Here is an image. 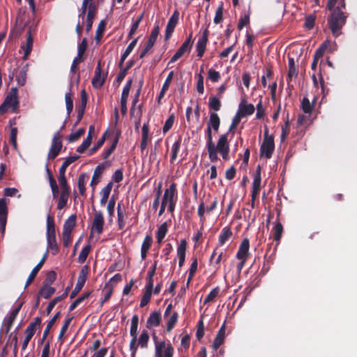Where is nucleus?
<instances>
[{
    "label": "nucleus",
    "mask_w": 357,
    "mask_h": 357,
    "mask_svg": "<svg viewBox=\"0 0 357 357\" xmlns=\"http://www.w3.org/2000/svg\"><path fill=\"white\" fill-rule=\"evenodd\" d=\"M327 8L331 11L328 17V25L335 37L342 33V29L344 26L348 14L345 10L344 1H328Z\"/></svg>",
    "instance_id": "nucleus-1"
},
{
    "label": "nucleus",
    "mask_w": 357,
    "mask_h": 357,
    "mask_svg": "<svg viewBox=\"0 0 357 357\" xmlns=\"http://www.w3.org/2000/svg\"><path fill=\"white\" fill-rule=\"evenodd\" d=\"M98 13V4L96 1H82L80 13L78 15L79 19L84 22L85 14L86 13V31L89 32L91 29L93 19Z\"/></svg>",
    "instance_id": "nucleus-2"
},
{
    "label": "nucleus",
    "mask_w": 357,
    "mask_h": 357,
    "mask_svg": "<svg viewBox=\"0 0 357 357\" xmlns=\"http://www.w3.org/2000/svg\"><path fill=\"white\" fill-rule=\"evenodd\" d=\"M18 91L17 87H12L6 96L4 101L0 105V114H5L9 108L13 112H16L19 108Z\"/></svg>",
    "instance_id": "nucleus-3"
},
{
    "label": "nucleus",
    "mask_w": 357,
    "mask_h": 357,
    "mask_svg": "<svg viewBox=\"0 0 357 357\" xmlns=\"http://www.w3.org/2000/svg\"><path fill=\"white\" fill-rule=\"evenodd\" d=\"M228 132L221 135L218 140L217 144L213 143V149L208 148V158L213 162L218 160V153L221 151L229 149V144L228 141Z\"/></svg>",
    "instance_id": "nucleus-4"
},
{
    "label": "nucleus",
    "mask_w": 357,
    "mask_h": 357,
    "mask_svg": "<svg viewBox=\"0 0 357 357\" xmlns=\"http://www.w3.org/2000/svg\"><path fill=\"white\" fill-rule=\"evenodd\" d=\"M275 149L274 137L268 135V129L264 130V137L260 147V156H265L267 159L272 157Z\"/></svg>",
    "instance_id": "nucleus-5"
},
{
    "label": "nucleus",
    "mask_w": 357,
    "mask_h": 357,
    "mask_svg": "<svg viewBox=\"0 0 357 357\" xmlns=\"http://www.w3.org/2000/svg\"><path fill=\"white\" fill-rule=\"evenodd\" d=\"M42 323V319L40 317H37L34 319L33 321L31 322L27 328L25 329V337L22 342V350L24 351L26 349L27 346L36 333L38 328H40Z\"/></svg>",
    "instance_id": "nucleus-6"
},
{
    "label": "nucleus",
    "mask_w": 357,
    "mask_h": 357,
    "mask_svg": "<svg viewBox=\"0 0 357 357\" xmlns=\"http://www.w3.org/2000/svg\"><path fill=\"white\" fill-rule=\"evenodd\" d=\"M61 137L62 136L59 131L54 133L47 155L48 160H54L61 152L63 146Z\"/></svg>",
    "instance_id": "nucleus-7"
},
{
    "label": "nucleus",
    "mask_w": 357,
    "mask_h": 357,
    "mask_svg": "<svg viewBox=\"0 0 357 357\" xmlns=\"http://www.w3.org/2000/svg\"><path fill=\"white\" fill-rule=\"evenodd\" d=\"M89 271L90 268L89 266L88 265H84L82 268L79 273L77 284L70 294V298L71 299L75 298L83 288L86 282V280H87Z\"/></svg>",
    "instance_id": "nucleus-8"
},
{
    "label": "nucleus",
    "mask_w": 357,
    "mask_h": 357,
    "mask_svg": "<svg viewBox=\"0 0 357 357\" xmlns=\"http://www.w3.org/2000/svg\"><path fill=\"white\" fill-rule=\"evenodd\" d=\"M192 33L191 32L184 43L178 49L174 56L171 58L169 63H174L179 59L187 51H190L193 45Z\"/></svg>",
    "instance_id": "nucleus-9"
},
{
    "label": "nucleus",
    "mask_w": 357,
    "mask_h": 357,
    "mask_svg": "<svg viewBox=\"0 0 357 357\" xmlns=\"http://www.w3.org/2000/svg\"><path fill=\"white\" fill-rule=\"evenodd\" d=\"M104 224L105 220L102 213L100 211H95L94 218L91 229V236H92L93 232H96L98 234H100L103 231Z\"/></svg>",
    "instance_id": "nucleus-10"
},
{
    "label": "nucleus",
    "mask_w": 357,
    "mask_h": 357,
    "mask_svg": "<svg viewBox=\"0 0 357 357\" xmlns=\"http://www.w3.org/2000/svg\"><path fill=\"white\" fill-rule=\"evenodd\" d=\"M107 73L102 75L101 61H98L91 83L94 88L100 89L105 84Z\"/></svg>",
    "instance_id": "nucleus-11"
},
{
    "label": "nucleus",
    "mask_w": 357,
    "mask_h": 357,
    "mask_svg": "<svg viewBox=\"0 0 357 357\" xmlns=\"http://www.w3.org/2000/svg\"><path fill=\"white\" fill-rule=\"evenodd\" d=\"M24 304V301H22L20 302L17 306L13 310L8 319H4V322H5V324H4V327H5V333L7 334L10 330L11 329L13 325V323L17 316V314H19L22 307L23 306V305Z\"/></svg>",
    "instance_id": "nucleus-12"
},
{
    "label": "nucleus",
    "mask_w": 357,
    "mask_h": 357,
    "mask_svg": "<svg viewBox=\"0 0 357 357\" xmlns=\"http://www.w3.org/2000/svg\"><path fill=\"white\" fill-rule=\"evenodd\" d=\"M179 17V13L178 10H175L171 17L169 19L166 29H165V38L166 40H169L172 36L174 29L178 23Z\"/></svg>",
    "instance_id": "nucleus-13"
},
{
    "label": "nucleus",
    "mask_w": 357,
    "mask_h": 357,
    "mask_svg": "<svg viewBox=\"0 0 357 357\" xmlns=\"http://www.w3.org/2000/svg\"><path fill=\"white\" fill-rule=\"evenodd\" d=\"M261 169L260 167L258 166L257 169L256 170L252 185V192H251V197L254 199H257L258 197L260 190H261Z\"/></svg>",
    "instance_id": "nucleus-14"
},
{
    "label": "nucleus",
    "mask_w": 357,
    "mask_h": 357,
    "mask_svg": "<svg viewBox=\"0 0 357 357\" xmlns=\"http://www.w3.org/2000/svg\"><path fill=\"white\" fill-rule=\"evenodd\" d=\"M255 106L250 103L248 104L245 98L241 99L238 105L237 113L242 117L252 115L255 112Z\"/></svg>",
    "instance_id": "nucleus-15"
},
{
    "label": "nucleus",
    "mask_w": 357,
    "mask_h": 357,
    "mask_svg": "<svg viewBox=\"0 0 357 357\" xmlns=\"http://www.w3.org/2000/svg\"><path fill=\"white\" fill-rule=\"evenodd\" d=\"M250 241L249 239L245 238L241 241L238 250L236 253V258L238 259L247 260L249 256Z\"/></svg>",
    "instance_id": "nucleus-16"
},
{
    "label": "nucleus",
    "mask_w": 357,
    "mask_h": 357,
    "mask_svg": "<svg viewBox=\"0 0 357 357\" xmlns=\"http://www.w3.org/2000/svg\"><path fill=\"white\" fill-rule=\"evenodd\" d=\"M94 131V126L91 125L89 128V131L86 139H84L82 143L77 148V152L79 153H83L89 147L92 142L93 133Z\"/></svg>",
    "instance_id": "nucleus-17"
},
{
    "label": "nucleus",
    "mask_w": 357,
    "mask_h": 357,
    "mask_svg": "<svg viewBox=\"0 0 357 357\" xmlns=\"http://www.w3.org/2000/svg\"><path fill=\"white\" fill-rule=\"evenodd\" d=\"M137 328L138 326H134L130 325V334L132 337V339L130 342V350L131 351V356L132 357H135L138 345H137Z\"/></svg>",
    "instance_id": "nucleus-18"
},
{
    "label": "nucleus",
    "mask_w": 357,
    "mask_h": 357,
    "mask_svg": "<svg viewBox=\"0 0 357 357\" xmlns=\"http://www.w3.org/2000/svg\"><path fill=\"white\" fill-rule=\"evenodd\" d=\"M32 29H33L32 26L29 27V29L27 31V38H26V44L22 46V48L24 50V56H23L24 59H28L29 56L30 55V54L31 52L32 48H33V36H32V33H31Z\"/></svg>",
    "instance_id": "nucleus-19"
},
{
    "label": "nucleus",
    "mask_w": 357,
    "mask_h": 357,
    "mask_svg": "<svg viewBox=\"0 0 357 357\" xmlns=\"http://www.w3.org/2000/svg\"><path fill=\"white\" fill-rule=\"evenodd\" d=\"M162 198L163 199L167 200V202H174L177 201V189L176 183H171L169 188H167L165 190Z\"/></svg>",
    "instance_id": "nucleus-20"
},
{
    "label": "nucleus",
    "mask_w": 357,
    "mask_h": 357,
    "mask_svg": "<svg viewBox=\"0 0 357 357\" xmlns=\"http://www.w3.org/2000/svg\"><path fill=\"white\" fill-rule=\"evenodd\" d=\"M162 321L161 313L159 311L151 312L146 321V326L147 328L157 327L160 326Z\"/></svg>",
    "instance_id": "nucleus-21"
},
{
    "label": "nucleus",
    "mask_w": 357,
    "mask_h": 357,
    "mask_svg": "<svg viewBox=\"0 0 357 357\" xmlns=\"http://www.w3.org/2000/svg\"><path fill=\"white\" fill-rule=\"evenodd\" d=\"M187 250V241L183 239L177 248V256L178 258V266L182 267L185 263V253Z\"/></svg>",
    "instance_id": "nucleus-22"
},
{
    "label": "nucleus",
    "mask_w": 357,
    "mask_h": 357,
    "mask_svg": "<svg viewBox=\"0 0 357 357\" xmlns=\"http://www.w3.org/2000/svg\"><path fill=\"white\" fill-rule=\"evenodd\" d=\"M225 323H224L218 331L214 341L213 342V348L216 350L218 349L225 342Z\"/></svg>",
    "instance_id": "nucleus-23"
},
{
    "label": "nucleus",
    "mask_w": 357,
    "mask_h": 357,
    "mask_svg": "<svg viewBox=\"0 0 357 357\" xmlns=\"http://www.w3.org/2000/svg\"><path fill=\"white\" fill-rule=\"evenodd\" d=\"M88 96L86 91L84 89L81 91V104L79 106L77 111V119L78 122H80L82 119L83 118L84 111L86 109V103H87Z\"/></svg>",
    "instance_id": "nucleus-24"
},
{
    "label": "nucleus",
    "mask_w": 357,
    "mask_h": 357,
    "mask_svg": "<svg viewBox=\"0 0 357 357\" xmlns=\"http://www.w3.org/2000/svg\"><path fill=\"white\" fill-rule=\"evenodd\" d=\"M220 126V119L218 114L215 112L210 113L209 120L207 122V127L213 129L214 131L218 132Z\"/></svg>",
    "instance_id": "nucleus-25"
},
{
    "label": "nucleus",
    "mask_w": 357,
    "mask_h": 357,
    "mask_svg": "<svg viewBox=\"0 0 357 357\" xmlns=\"http://www.w3.org/2000/svg\"><path fill=\"white\" fill-rule=\"evenodd\" d=\"M149 124L148 123H145L142 128V140L139 146L142 152L146 149L148 141L149 140Z\"/></svg>",
    "instance_id": "nucleus-26"
},
{
    "label": "nucleus",
    "mask_w": 357,
    "mask_h": 357,
    "mask_svg": "<svg viewBox=\"0 0 357 357\" xmlns=\"http://www.w3.org/2000/svg\"><path fill=\"white\" fill-rule=\"evenodd\" d=\"M233 233L230 227H225L222 228L221 233L218 237V246H222L232 236Z\"/></svg>",
    "instance_id": "nucleus-27"
},
{
    "label": "nucleus",
    "mask_w": 357,
    "mask_h": 357,
    "mask_svg": "<svg viewBox=\"0 0 357 357\" xmlns=\"http://www.w3.org/2000/svg\"><path fill=\"white\" fill-rule=\"evenodd\" d=\"M47 238V249L50 250L51 254L54 256L59 252V248L56 241V236Z\"/></svg>",
    "instance_id": "nucleus-28"
},
{
    "label": "nucleus",
    "mask_w": 357,
    "mask_h": 357,
    "mask_svg": "<svg viewBox=\"0 0 357 357\" xmlns=\"http://www.w3.org/2000/svg\"><path fill=\"white\" fill-rule=\"evenodd\" d=\"M47 172L48 174L49 182H50V185L51 190L52 192L53 199H56L59 197V187L56 184V180L54 178L51 171L49 169H47Z\"/></svg>",
    "instance_id": "nucleus-29"
},
{
    "label": "nucleus",
    "mask_w": 357,
    "mask_h": 357,
    "mask_svg": "<svg viewBox=\"0 0 357 357\" xmlns=\"http://www.w3.org/2000/svg\"><path fill=\"white\" fill-rule=\"evenodd\" d=\"M289 70L288 75L287 78V84L289 87H292L290 86V82L294 76L296 77L298 75V70L296 69L294 60L293 58H289L288 61Z\"/></svg>",
    "instance_id": "nucleus-30"
},
{
    "label": "nucleus",
    "mask_w": 357,
    "mask_h": 357,
    "mask_svg": "<svg viewBox=\"0 0 357 357\" xmlns=\"http://www.w3.org/2000/svg\"><path fill=\"white\" fill-rule=\"evenodd\" d=\"M113 187V182L110 181L109 182L107 185L102 188L100 191V204L101 206H104L106 202H107V199L109 198V194L112 191Z\"/></svg>",
    "instance_id": "nucleus-31"
},
{
    "label": "nucleus",
    "mask_w": 357,
    "mask_h": 357,
    "mask_svg": "<svg viewBox=\"0 0 357 357\" xmlns=\"http://www.w3.org/2000/svg\"><path fill=\"white\" fill-rule=\"evenodd\" d=\"M77 216L75 214L71 215L64 222L63 231L71 233L76 225Z\"/></svg>",
    "instance_id": "nucleus-32"
},
{
    "label": "nucleus",
    "mask_w": 357,
    "mask_h": 357,
    "mask_svg": "<svg viewBox=\"0 0 357 357\" xmlns=\"http://www.w3.org/2000/svg\"><path fill=\"white\" fill-rule=\"evenodd\" d=\"M56 236L55 224L53 216L48 215L47 217L46 237Z\"/></svg>",
    "instance_id": "nucleus-33"
},
{
    "label": "nucleus",
    "mask_w": 357,
    "mask_h": 357,
    "mask_svg": "<svg viewBox=\"0 0 357 357\" xmlns=\"http://www.w3.org/2000/svg\"><path fill=\"white\" fill-rule=\"evenodd\" d=\"M114 286L109 282H107L105 284V287L102 289V294H104V298L100 301V305L102 306L103 304L109 301L113 294Z\"/></svg>",
    "instance_id": "nucleus-34"
},
{
    "label": "nucleus",
    "mask_w": 357,
    "mask_h": 357,
    "mask_svg": "<svg viewBox=\"0 0 357 357\" xmlns=\"http://www.w3.org/2000/svg\"><path fill=\"white\" fill-rule=\"evenodd\" d=\"M105 168V163L100 164L96 167L91 181V185L92 187L96 186L98 183L99 181L98 178V177H100L101 176Z\"/></svg>",
    "instance_id": "nucleus-35"
},
{
    "label": "nucleus",
    "mask_w": 357,
    "mask_h": 357,
    "mask_svg": "<svg viewBox=\"0 0 357 357\" xmlns=\"http://www.w3.org/2000/svg\"><path fill=\"white\" fill-rule=\"evenodd\" d=\"M55 288L48 286L47 284H45L39 290L38 295L45 299H48L55 293Z\"/></svg>",
    "instance_id": "nucleus-36"
},
{
    "label": "nucleus",
    "mask_w": 357,
    "mask_h": 357,
    "mask_svg": "<svg viewBox=\"0 0 357 357\" xmlns=\"http://www.w3.org/2000/svg\"><path fill=\"white\" fill-rule=\"evenodd\" d=\"M119 135H120V133H118L116 135V137H114V139H113V142H112L111 146L109 148L105 149L104 150V151L102 153V158L104 160L107 159L116 149L118 142H119Z\"/></svg>",
    "instance_id": "nucleus-37"
},
{
    "label": "nucleus",
    "mask_w": 357,
    "mask_h": 357,
    "mask_svg": "<svg viewBox=\"0 0 357 357\" xmlns=\"http://www.w3.org/2000/svg\"><path fill=\"white\" fill-rule=\"evenodd\" d=\"M27 65L22 68L16 75V81L20 86H24L26 81Z\"/></svg>",
    "instance_id": "nucleus-38"
},
{
    "label": "nucleus",
    "mask_w": 357,
    "mask_h": 357,
    "mask_svg": "<svg viewBox=\"0 0 357 357\" xmlns=\"http://www.w3.org/2000/svg\"><path fill=\"white\" fill-rule=\"evenodd\" d=\"M70 192L61 191L60 196L58 199L56 208L59 210L63 209L67 204Z\"/></svg>",
    "instance_id": "nucleus-39"
},
{
    "label": "nucleus",
    "mask_w": 357,
    "mask_h": 357,
    "mask_svg": "<svg viewBox=\"0 0 357 357\" xmlns=\"http://www.w3.org/2000/svg\"><path fill=\"white\" fill-rule=\"evenodd\" d=\"M181 144V137H179L178 139L173 144L172 146V153L170 158V162L173 163L177 158L178 153L180 150Z\"/></svg>",
    "instance_id": "nucleus-40"
},
{
    "label": "nucleus",
    "mask_w": 357,
    "mask_h": 357,
    "mask_svg": "<svg viewBox=\"0 0 357 357\" xmlns=\"http://www.w3.org/2000/svg\"><path fill=\"white\" fill-rule=\"evenodd\" d=\"M167 223L165 222L158 229L156 238L159 244L161 243L167 233Z\"/></svg>",
    "instance_id": "nucleus-41"
},
{
    "label": "nucleus",
    "mask_w": 357,
    "mask_h": 357,
    "mask_svg": "<svg viewBox=\"0 0 357 357\" xmlns=\"http://www.w3.org/2000/svg\"><path fill=\"white\" fill-rule=\"evenodd\" d=\"M59 184L61 185V191L63 192H70V186L68 184V181L66 177V173L62 172H59V178H58Z\"/></svg>",
    "instance_id": "nucleus-42"
},
{
    "label": "nucleus",
    "mask_w": 357,
    "mask_h": 357,
    "mask_svg": "<svg viewBox=\"0 0 357 357\" xmlns=\"http://www.w3.org/2000/svg\"><path fill=\"white\" fill-rule=\"evenodd\" d=\"M149 340V334L146 330H143L138 339L137 345L141 348H146Z\"/></svg>",
    "instance_id": "nucleus-43"
},
{
    "label": "nucleus",
    "mask_w": 357,
    "mask_h": 357,
    "mask_svg": "<svg viewBox=\"0 0 357 357\" xmlns=\"http://www.w3.org/2000/svg\"><path fill=\"white\" fill-rule=\"evenodd\" d=\"M109 130H106L101 137L98 140L96 144L90 149V155H92L95 153L105 143L107 135H108Z\"/></svg>",
    "instance_id": "nucleus-44"
},
{
    "label": "nucleus",
    "mask_w": 357,
    "mask_h": 357,
    "mask_svg": "<svg viewBox=\"0 0 357 357\" xmlns=\"http://www.w3.org/2000/svg\"><path fill=\"white\" fill-rule=\"evenodd\" d=\"M42 267H43V266L40 264H38L33 268V270L31 271V273L29 274V275L26 280L24 288H27L33 282V281L34 280L35 278L36 277L38 273L39 272V271L41 269Z\"/></svg>",
    "instance_id": "nucleus-45"
},
{
    "label": "nucleus",
    "mask_w": 357,
    "mask_h": 357,
    "mask_svg": "<svg viewBox=\"0 0 357 357\" xmlns=\"http://www.w3.org/2000/svg\"><path fill=\"white\" fill-rule=\"evenodd\" d=\"M315 99L314 100L312 103H310L309 99L306 97H304L301 101V109L305 114H311L314 107V102Z\"/></svg>",
    "instance_id": "nucleus-46"
},
{
    "label": "nucleus",
    "mask_w": 357,
    "mask_h": 357,
    "mask_svg": "<svg viewBox=\"0 0 357 357\" xmlns=\"http://www.w3.org/2000/svg\"><path fill=\"white\" fill-rule=\"evenodd\" d=\"M208 41L199 38L196 44V50L197 52V56L202 58L206 51V45Z\"/></svg>",
    "instance_id": "nucleus-47"
},
{
    "label": "nucleus",
    "mask_w": 357,
    "mask_h": 357,
    "mask_svg": "<svg viewBox=\"0 0 357 357\" xmlns=\"http://www.w3.org/2000/svg\"><path fill=\"white\" fill-rule=\"evenodd\" d=\"M282 232V225L280 222H278L272 229V233L273 234V240L275 241H280Z\"/></svg>",
    "instance_id": "nucleus-48"
},
{
    "label": "nucleus",
    "mask_w": 357,
    "mask_h": 357,
    "mask_svg": "<svg viewBox=\"0 0 357 357\" xmlns=\"http://www.w3.org/2000/svg\"><path fill=\"white\" fill-rule=\"evenodd\" d=\"M25 25L26 24L21 26H18L17 25H16L15 27L11 29L8 36L9 40H15L18 38L19 36L23 32Z\"/></svg>",
    "instance_id": "nucleus-49"
},
{
    "label": "nucleus",
    "mask_w": 357,
    "mask_h": 357,
    "mask_svg": "<svg viewBox=\"0 0 357 357\" xmlns=\"http://www.w3.org/2000/svg\"><path fill=\"white\" fill-rule=\"evenodd\" d=\"M91 291H88L84 293L82 296L76 298L70 305L69 311L74 310L81 303H82L85 299L89 298L91 296Z\"/></svg>",
    "instance_id": "nucleus-50"
},
{
    "label": "nucleus",
    "mask_w": 357,
    "mask_h": 357,
    "mask_svg": "<svg viewBox=\"0 0 357 357\" xmlns=\"http://www.w3.org/2000/svg\"><path fill=\"white\" fill-rule=\"evenodd\" d=\"M222 104L219 98L215 96H212L209 98L208 101V107L211 110H214L215 112L219 111L221 108Z\"/></svg>",
    "instance_id": "nucleus-51"
},
{
    "label": "nucleus",
    "mask_w": 357,
    "mask_h": 357,
    "mask_svg": "<svg viewBox=\"0 0 357 357\" xmlns=\"http://www.w3.org/2000/svg\"><path fill=\"white\" fill-rule=\"evenodd\" d=\"M79 158V155H73L69 156L66 158L65 161L62 163L61 167H59V172H65L66 171L67 167L72 164L73 162H75Z\"/></svg>",
    "instance_id": "nucleus-52"
},
{
    "label": "nucleus",
    "mask_w": 357,
    "mask_h": 357,
    "mask_svg": "<svg viewBox=\"0 0 357 357\" xmlns=\"http://www.w3.org/2000/svg\"><path fill=\"white\" fill-rule=\"evenodd\" d=\"M65 100L66 105L67 116L70 117V115L73 109V100L70 92L65 94Z\"/></svg>",
    "instance_id": "nucleus-53"
},
{
    "label": "nucleus",
    "mask_w": 357,
    "mask_h": 357,
    "mask_svg": "<svg viewBox=\"0 0 357 357\" xmlns=\"http://www.w3.org/2000/svg\"><path fill=\"white\" fill-rule=\"evenodd\" d=\"M60 314H61L60 312H56L52 317V318L48 321V323H47V324L46 326V328L44 330V337H47V335H48V334H49L52 327L55 324V322L56 321L57 319L60 317Z\"/></svg>",
    "instance_id": "nucleus-54"
},
{
    "label": "nucleus",
    "mask_w": 357,
    "mask_h": 357,
    "mask_svg": "<svg viewBox=\"0 0 357 357\" xmlns=\"http://www.w3.org/2000/svg\"><path fill=\"white\" fill-rule=\"evenodd\" d=\"M90 251H91V245L89 244L84 246L82 249V250L79 255L78 262L80 264H83L86 261Z\"/></svg>",
    "instance_id": "nucleus-55"
},
{
    "label": "nucleus",
    "mask_w": 357,
    "mask_h": 357,
    "mask_svg": "<svg viewBox=\"0 0 357 357\" xmlns=\"http://www.w3.org/2000/svg\"><path fill=\"white\" fill-rule=\"evenodd\" d=\"M178 314L174 312L167 322V331L170 332L178 321Z\"/></svg>",
    "instance_id": "nucleus-56"
},
{
    "label": "nucleus",
    "mask_w": 357,
    "mask_h": 357,
    "mask_svg": "<svg viewBox=\"0 0 357 357\" xmlns=\"http://www.w3.org/2000/svg\"><path fill=\"white\" fill-rule=\"evenodd\" d=\"M220 292V288L218 287L213 289L209 294L205 297L204 303V304L213 302L215 298L218 296Z\"/></svg>",
    "instance_id": "nucleus-57"
},
{
    "label": "nucleus",
    "mask_w": 357,
    "mask_h": 357,
    "mask_svg": "<svg viewBox=\"0 0 357 357\" xmlns=\"http://www.w3.org/2000/svg\"><path fill=\"white\" fill-rule=\"evenodd\" d=\"M223 10H224L223 3L221 2V3L218 7V8L216 9V11H215V15L214 20H213L215 24H220V22H222V21L223 20Z\"/></svg>",
    "instance_id": "nucleus-58"
},
{
    "label": "nucleus",
    "mask_w": 357,
    "mask_h": 357,
    "mask_svg": "<svg viewBox=\"0 0 357 357\" xmlns=\"http://www.w3.org/2000/svg\"><path fill=\"white\" fill-rule=\"evenodd\" d=\"M204 72L203 68H201L200 73L198 74L197 82V91L199 94H203L204 91V77L202 73Z\"/></svg>",
    "instance_id": "nucleus-59"
},
{
    "label": "nucleus",
    "mask_w": 357,
    "mask_h": 357,
    "mask_svg": "<svg viewBox=\"0 0 357 357\" xmlns=\"http://www.w3.org/2000/svg\"><path fill=\"white\" fill-rule=\"evenodd\" d=\"M84 132H85V129L83 128H79L78 130H77L75 132H72L68 136V142H76L81 137V136H82L84 134Z\"/></svg>",
    "instance_id": "nucleus-60"
},
{
    "label": "nucleus",
    "mask_w": 357,
    "mask_h": 357,
    "mask_svg": "<svg viewBox=\"0 0 357 357\" xmlns=\"http://www.w3.org/2000/svg\"><path fill=\"white\" fill-rule=\"evenodd\" d=\"M197 258L192 259V262L190 265V269H189V273H188V283H189L191 280L193 278L197 269Z\"/></svg>",
    "instance_id": "nucleus-61"
},
{
    "label": "nucleus",
    "mask_w": 357,
    "mask_h": 357,
    "mask_svg": "<svg viewBox=\"0 0 357 357\" xmlns=\"http://www.w3.org/2000/svg\"><path fill=\"white\" fill-rule=\"evenodd\" d=\"M241 118H242V116H241L236 112V114H235V116H234V118L232 119L231 124L230 125V126L229 128V130L227 132L228 133L231 132H232L233 135L234 134V130L236 129V128L240 123Z\"/></svg>",
    "instance_id": "nucleus-62"
},
{
    "label": "nucleus",
    "mask_w": 357,
    "mask_h": 357,
    "mask_svg": "<svg viewBox=\"0 0 357 357\" xmlns=\"http://www.w3.org/2000/svg\"><path fill=\"white\" fill-rule=\"evenodd\" d=\"M328 42L327 41H325L319 47L318 49L316 50L314 54V57H315V59H320L323 56L327 47H328Z\"/></svg>",
    "instance_id": "nucleus-63"
},
{
    "label": "nucleus",
    "mask_w": 357,
    "mask_h": 357,
    "mask_svg": "<svg viewBox=\"0 0 357 357\" xmlns=\"http://www.w3.org/2000/svg\"><path fill=\"white\" fill-rule=\"evenodd\" d=\"M152 294V291L145 289V292L140 301L141 307L146 306L149 303Z\"/></svg>",
    "instance_id": "nucleus-64"
}]
</instances>
